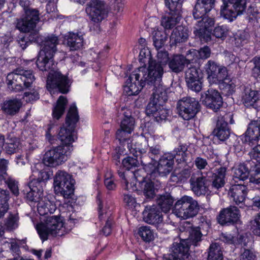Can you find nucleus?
I'll return each instance as SVG.
<instances>
[{
  "label": "nucleus",
  "mask_w": 260,
  "mask_h": 260,
  "mask_svg": "<svg viewBox=\"0 0 260 260\" xmlns=\"http://www.w3.org/2000/svg\"><path fill=\"white\" fill-rule=\"evenodd\" d=\"M157 58V61L149 60L148 69L145 67L138 68L129 75L124 86V92L126 95H137L146 85H163L164 67L169 61V53L165 50L158 51Z\"/></svg>",
  "instance_id": "obj_1"
},
{
  "label": "nucleus",
  "mask_w": 260,
  "mask_h": 260,
  "mask_svg": "<svg viewBox=\"0 0 260 260\" xmlns=\"http://www.w3.org/2000/svg\"><path fill=\"white\" fill-rule=\"evenodd\" d=\"M58 44V38L55 35H52L45 38L43 41L36 64L42 71L50 70L47 81V87L57 88L60 92L65 94L69 91L70 80L60 71L55 70V65L53 59Z\"/></svg>",
  "instance_id": "obj_2"
},
{
  "label": "nucleus",
  "mask_w": 260,
  "mask_h": 260,
  "mask_svg": "<svg viewBox=\"0 0 260 260\" xmlns=\"http://www.w3.org/2000/svg\"><path fill=\"white\" fill-rule=\"evenodd\" d=\"M203 236L200 226L191 228L188 238L173 244L170 253L164 256V260H189V246H199Z\"/></svg>",
  "instance_id": "obj_3"
},
{
  "label": "nucleus",
  "mask_w": 260,
  "mask_h": 260,
  "mask_svg": "<svg viewBox=\"0 0 260 260\" xmlns=\"http://www.w3.org/2000/svg\"><path fill=\"white\" fill-rule=\"evenodd\" d=\"M153 86V92L147 106L146 114L152 116L156 121L161 122L169 116L168 110L163 107L168 100L166 88L164 85Z\"/></svg>",
  "instance_id": "obj_4"
},
{
  "label": "nucleus",
  "mask_w": 260,
  "mask_h": 260,
  "mask_svg": "<svg viewBox=\"0 0 260 260\" xmlns=\"http://www.w3.org/2000/svg\"><path fill=\"white\" fill-rule=\"evenodd\" d=\"M35 79L31 70L17 68L8 74L6 81L9 89L17 92L31 88Z\"/></svg>",
  "instance_id": "obj_5"
},
{
  "label": "nucleus",
  "mask_w": 260,
  "mask_h": 260,
  "mask_svg": "<svg viewBox=\"0 0 260 260\" xmlns=\"http://www.w3.org/2000/svg\"><path fill=\"white\" fill-rule=\"evenodd\" d=\"M79 120L77 107L75 104L71 105L66 118V126L61 127L59 133L58 138L61 142L60 145L73 146L72 143L77 139L75 128L76 124Z\"/></svg>",
  "instance_id": "obj_6"
},
{
  "label": "nucleus",
  "mask_w": 260,
  "mask_h": 260,
  "mask_svg": "<svg viewBox=\"0 0 260 260\" xmlns=\"http://www.w3.org/2000/svg\"><path fill=\"white\" fill-rule=\"evenodd\" d=\"M19 4L23 8L24 13L20 18L17 19L16 27L21 32H29L36 27L39 21V11L30 8L28 0H20Z\"/></svg>",
  "instance_id": "obj_7"
},
{
  "label": "nucleus",
  "mask_w": 260,
  "mask_h": 260,
  "mask_svg": "<svg viewBox=\"0 0 260 260\" xmlns=\"http://www.w3.org/2000/svg\"><path fill=\"white\" fill-rule=\"evenodd\" d=\"M38 233L43 240L48 239L50 235L53 236H62L66 233L62 220L58 216H48L45 223L37 225Z\"/></svg>",
  "instance_id": "obj_8"
},
{
  "label": "nucleus",
  "mask_w": 260,
  "mask_h": 260,
  "mask_svg": "<svg viewBox=\"0 0 260 260\" xmlns=\"http://www.w3.org/2000/svg\"><path fill=\"white\" fill-rule=\"evenodd\" d=\"M73 150L69 145L53 147L44 155L43 161L48 167H55L67 160Z\"/></svg>",
  "instance_id": "obj_9"
},
{
  "label": "nucleus",
  "mask_w": 260,
  "mask_h": 260,
  "mask_svg": "<svg viewBox=\"0 0 260 260\" xmlns=\"http://www.w3.org/2000/svg\"><path fill=\"white\" fill-rule=\"evenodd\" d=\"M75 181L72 176L66 171L58 170L54 178L55 193L64 198H70L74 192Z\"/></svg>",
  "instance_id": "obj_10"
},
{
  "label": "nucleus",
  "mask_w": 260,
  "mask_h": 260,
  "mask_svg": "<svg viewBox=\"0 0 260 260\" xmlns=\"http://www.w3.org/2000/svg\"><path fill=\"white\" fill-rule=\"evenodd\" d=\"M220 7V15L224 18L233 21L243 14L246 10V0H222Z\"/></svg>",
  "instance_id": "obj_11"
},
{
  "label": "nucleus",
  "mask_w": 260,
  "mask_h": 260,
  "mask_svg": "<svg viewBox=\"0 0 260 260\" xmlns=\"http://www.w3.org/2000/svg\"><path fill=\"white\" fill-rule=\"evenodd\" d=\"M199 108L198 101L188 96L179 100L177 104L178 113L185 120L193 118L198 112Z\"/></svg>",
  "instance_id": "obj_12"
},
{
  "label": "nucleus",
  "mask_w": 260,
  "mask_h": 260,
  "mask_svg": "<svg viewBox=\"0 0 260 260\" xmlns=\"http://www.w3.org/2000/svg\"><path fill=\"white\" fill-rule=\"evenodd\" d=\"M205 69L207 74V79L210 84H219L229 77L227 68L220 66L215 61L210 60L205 64Z\"/></svg>",
  "instance_id": "obj_13"
},
{
  "label": "nucleus",
  "mask_w": 260,
  "mask_h": 260,
  "mask_svg": "<svg viewBox=\"0 0 260 260\" xmlns=\"http://www.w3.org/2000/svg\"><path fill=\"white\" fill-rule=\"evenodd\" d=\"M209 172L200 173V176L195 177L192 176L190 179V183L192 190L194 193L200 196L201 195H205L209 191L210 180L208 177Z\"/></svg>",
  "instance_id": "obj_14"
},
{
  "label": "nucleus",
  "mask_w": 260,
  "mask_h": 260,
  "mask_svg": "<svg viewBox=\"0 0 260 260\" xmlns=\"http://www.w3.org/2000/svg\"><path fill=\"white\" fill-rule=\"evenodd\" d=\"M85 11L94 23L101 22L106 16L105 4L100 0H91L87 4Z\"/></svg>",
  "instance_id": "obj_15"
},
{
  "label": "nucleus",
  "mask_w": 260,
  "mask_h": 260,
  "mask_svg": "<svg viewBox=\"0 0 260 260\" xmlns=\"http://www.w3.org/2000/svg\"><path fill=\"white\" fill-rule=\"evenodd\" d=\"M202 104L214 111H217L222 106V99L219 92L213 89L209 88L202 93L201 96Z\"/></svg>",
  "instance_id": "obj_16"
},
{
  "label": "nucleus",
  "mask_w": 260,
  "mask_h": 260,
  "mask_svg": "<svg viewBox=\"0 0 260 260\" xmlns=\"http://www.w3.org/2000/svg\"><path fill=\"white\" fill-rule=\"evenodd\" d=\"M143 220L157 228L162 223L163 217L159 208L156 205L147 206L143 211Z\"/></svg>",
  "instance_id": "obj_17"
},
{
  "label": "nucleus",
  "mask_w": 260,
  "mask_h": 260,
  "mask_svg": "<svg viewBox=\"0 0 260 260\" xmlns=\"http://www.w3.org/2000/svg\"><path fill=\"white\" fill-rule=\"evenodd\" d=\"M174 161L170 153L163 155L159 159L157 168L150 173L151 177H156L157 175L164 176L169 174L173 169Z\"/></svg>",
  "instance_id": "obj_18"
},
{
  "label": "nucleus",
  "mask_w": 260,
  "mask_h": 260,
  "mask_svg": "<svg viewBox=\"0 0 260 260\" xmlns=\"http://www.w3.org/2000/svg\"><path fill=\"white\" fill-rule=\"evenodd\" d=\"M240 217L239 210L234 206H230L221 210L217 219L221 225H229L236 223Z\"/></svg>",
  "instance_id": "obj_19"
},
{
  "label": "nucleus",
  "mask_w": 260,
  "mask_h": 260,
  "mask_svg": "<svg viewBox=\"0 0 260 260\" xmlns=\"http://www.w3.org/2000/svg\"><path fill=\"white\" fill-rule=\"evenodd\" d=\"M260 137V117L251 121L245 132L243 141L252 146L256 144Z\"/></svg>",
  "instance_id": "obj_20"
},
{
  "label": "nucleus",
  "mask_w": 260,
  "mask_h": 260,
  "mask_svg": "<svg viewBox=\"0 0 260 260\" xmlns=\"http://www.w3.org/2000/svg\"><path fill=\"white\" fill-rule=\"evenodd\" d=\"M216 0H197L192 15L194 19H198L205 16L215 7Z\"/></svg>",
  "instance_id": "obj_21"
},
{
  "label": "nucleus",
  "mask_w": 260,
  "mask_h": 260,
  "mask_svg": "<svg viewBox=\"0 0 260 260\" xmlns=\"http://www.w3.org/2000/svg\"><path fill=\"white\" fill-rule=\"evenodd\" d=\"M144 147L141 145H138L135 149L142 154L141 156V163L144 165L146 166L147 164L145 160V157H146V153L148 152L147 154L151 158V161L155 160L161 154V147L160 145H156L150 147H148V144L145 142Z\"/></svg>",
  "instance_id": "obj_22"
},
{
  "label": "nucleus",
  "mask_w": 260,
  "mask_h": 260,
  "mask_svg": "<svg viewBox=\"0 0 260 260\" xmlns=\"http://www.w3.org/2000/svg\"><path fill=\"white\" fill-rule=\"evenodd\" d=\"M247 194V187L241 184L233 185L229 190V194L233 198V201L240 207L244 203Z\"/></svg>",
  "instance_id": "obj_23"
},
{
  "label": "nucleus",
  "mask_w": 260,
  "mask_h": 260,
  "mask_svg": "<svg viewBox=\"0 0 260 260\" xmlns=\"http://www.w3.org/2000/svg\"><path fill=\"white\" fill-rule=\"evenodd\" d=\"M97 204L98 205L99 210V218L100 220H102L108 217L106 224L102 229V233L106 236L109 235L112 232V225L113 223V218L111 217V213L110 212H104L103 209L102 202L101 199V196L100 193H98L96 197Z\"/></svg>",
  "instance_id": "obj_24"
},
{
  "label": "nucleus",
  "mask_w": 260,
  "mask_h": 260,
  "mask_svg": "<svg viewBox=\"0 0 260 260\" xmlns=\"http://www.w3.org/2000/svg\"><path fill=\"white\" fill-rule=\"evenodd\" d=\"M190 63V61L182 55L176 54L170 58L168 66L174 73H179L183 71L185 66Z\"/></svg>",
  "instance_id": "obj_25"
},
{
  "label": "nucleus",
  "mask_w": 260,
  "mask_h": 260,
  "mask_svg": "<svg viewBox=\"0 0 260 260\" xmlns=\"http://www.w3.org/2000/svg\"><path fill=\"white\" fill-rule=\"evenodd\" d=\"M226 171V167H220L216 169L215 173L209 172V174L212 175V178L210 186L211 188L218 189L224 185Z\"/></svg>",
  "instance_id": "obj_26"
},
{
  "label": "nucleus",
  "mask_w": 260,
  "mask_h": 260,
  "mask_svg": "<svg viewBox=\"0 0 260 260\" xmlns=\"http://www.w3.org/2000/svg\"><path fill=\"white\" fill-rule=\"evenodd\" d=\"M67 44L71 50H77L81 48L83 45L84 39L81 32H69L66 36Z\"/></svg>",
  "instance_id": "obj_27"
},
{
  "label": "nucleus",
  "mask_w": 260,
  "mask_h": 260,
  "mask_svg": "<svg viewBox=\"0 0 260 260\" xmlns=\"http://www.w3.org/2000/svg\"><path fill=\"white\" fill-rule=\"evenodd\" d=\"M188 37V29L182 25L176 27L170 36L171 45H176L177 43L185 42Z\"/></svg>",
  "instance_id": "obj_28"
},
{
  "label": "nucleus",
  "mask_w": 260,
  "mask_h": 260,
  "mask_svg": "<svg viewBox=\"0 0 260 260\" xmlns=\"http://www.w3.org/2000/svg\"><path fill=\"white\" fill-rule=\"evenodd\" d=\"M181 17V13L170 11L162 17L161 24L166 29H171L179 22Z\"/></svg>",
  "instance_id": "obj_29"
},
{
  "label": "nucleus",
  "mask_w": 260,
  "mask_h": 260,
  "mask_svg": "<svg viewBox=\"0 0 260 260\" xmlns=\"http://www.w3.org/2000/svg\"><path fill=\"white\" fill-rule=\"evenodd\" d=\"M38 213L41 216H45L48 213L52 214L56 209L54 204L46 198L39 200L37 204Z\"/></svg>",
  "instance_id": "obj_30"
},
{
  "label": "nucleus",
  "mask_w": 260,
  "mask_h": 260,
  "mask_svg": "<svg viewBox=\"0 0 260 260\" xmlns=\"http://www.w3.org/2000/svg\"><path fill=\"white\" fill-rule=\"evenodd\" d=\"M207 251V260H223V249L218 243H212Z\"/></svg>",
  "instance_id": "obj_31"
},
{
  "label": "nucleus",
  "mask_w": 260,
  "mask_h": 260,
  "mask_svg": "<svg viewBox=\"0 0 260 260\" xmlns=\"http://www.w3.org/2000/svg\"><path fill=\"white\" fill-rule=\"evenodd\" d=\"M21 105V101L17 99L6 101L3 104L2 110L8 115H14L19 112Z\"/></svg>",
  "instance_id": "obj_32"
},
{
  "label": "nucleus",
  "mask_w": 260,
  "mask_h": 260,
  "mask_svg": "<svg viewBox=\"0 0 260 260\" xmlns=\"http://www.w3.org/2000/svg\"><path fill=\"white\" fill-rule=\"evenodd\" d=\"M170 154L173 156V159L175 158L178 163L187 162L189 153H187V147L185 144H180Z\"/></svg>",
  "instance_id": "obj_33"
},
{
  "label": "nucleus",
  "mask_w": 260,
  "mask_h": 260,
  "mask_svg": "<svg viewBox=\"0 0 260 260\" xmlns=\"http://www.w3.org/2000/svg\"><path fill=\"white\" fill-rule=\"evenodd\" d=\"M258 99L259 94L258 91L252 90L248 88L245 89L242 96V101L245 106H254Z\"/></svg>",
  "instance_id": "obj_34"
},
{
  "label": "nucleus",
  "mask_w": 260,
  "mask_h": 260,
  "mask_svg": "<svg viewBox=\"0 0 260 260\" xmlns=\"http://www.w3.org/2000/svg\"><path fill=\"white\" fill-rule=\"evenodd\" d=\"M174 199L168 193L160 195L157 199V203L164 212H169L172 208Z\"/></svg>",
  "instance_id": "obj_35"
},
{
  "label": "nucleus",
  "mask_w": 260,
  "mask_h": 260,
  "mask_svg": "<svg viewBox=\"0 0 260 260\" xmlns=\"http://www.w3.org/2000/svg\"><path fill=\"white\" fill-rule=\"evenodd\" d=\"M68 100L66 96L61 95L57 100L52 110V116L54 119L58 120L63 114Z\"/></svg>",
  "instance_id": "obj_36"
},
{
  "label": "nucleus",
  "mask_w": 260,
  "mask_h": 260,
  "mask_svg": "<svg viewBox=\"0 0 260 260\" xmlns=\"http://www.w3.org/2000/svg\"><path fill=\"white\" fill-rule=\"evenodd\" d=\"M9 191L0 188V218L3 217L9 210Z\"/></svg>",
  "instance_id": "obj_37"
},
{
  "label": "nucleus",
  "mask_w": 260,
  "mask_h": 260,
  "mask_svg": "<svg viewBox=\"0 0 260 260\" xmlns=\"http://www.w3.org/2000/svg\"><path fill=\"white\" fill-rule=\"evenodd\" d=\"M124 117L121 121L120 127L129 132H133L135 126V118L132 116L131 112L127 110L123 113Z\"/></svg>",
  "instance_id": "obj_38"
},
{
  "label": "nucleus",
  "mask_w": 260,
  "mask_h": 260,
  "mask_svg": "<svg viewBox=\"0 0 260 260\" xmlns=\"http://www.w3.org/2000/svg\"><path fill=\"white\" fill-rule=\"evenodd\" d=\"M247 165H249L248 161L246 164H240L237 168H235L234 172V178L244 180L248 178L250 171L254 172L252 174L254 176V171H252L250 168L249 169Z\"/></svg>",
  "instance_id": "obj_39"
},
{
  "label": "nucleus",
  "mask_w": 260,
  "mask_h": 260,
  "mask_svg": "<svg viewBox=\"0 0 260 260\" xmlns=\"http://www.w3.org/2000/svg\"><path fill=\"white\" fill-rule=\"evenodd\" d=\"M213 134L219 140L223 141L227 139L230 135V128L224 123H217L213 131Z\"/></svg>",
  "instance_id": "obj_40"
},
{
  "label": "nucleus",
  "mask_w": 260,
  "mask_h": 260,
  "mask_svg": "<svg viewBox=\"0 0 260 260\" xmlns=\"http://www.w3.org/2000/svg\"><path fill=\"white\" fill-rule=\"evenodd\" d=\"M188 196H184L180 200H178L174 205V212L176 215L181 218L184 219L185 212L187 210L186 204L187 202Z\"/></svg>",
  "instance_id": "obj_41"
},
{
  "label": "nucleus",
  "mask_w": 260,
  "mask_h": 260,
  "mask_svg": "<svg viewBox=\"0 0 260 260\" xmlns=\"http://www.w3.org/2000/svg\"><path fill=\"white\" fill-rule=\"evenodd\" d=\"M186 212L184 219L193 217L196 216L199 211V206L197 202L191 197L188 196L186 204Z\"/></svg>",
  "instance_id": "obj_42"
},
{
  "label": "nucleus",
  "mask_w": 260,
  "mask_h": 260,
  "mask_svg": "<svg viewBox=\"0 0 260 260\" xmlns=\"http://www.w3.org/2000/svg\"><path fill=\"white\" fill-rule=\"evenodd\" d=\"M35 180L30 181L29 182V186L27 189H29V191H28L27 189H26L27 192L26 197L29 201L38 203L40 200V194L38 191L39 190L38 186L35 185Z\"/></svg>",
  "instance_id": "obj_43"
},
{
  "label": "nucleus",
  "mask_w": 260,
  "mask_h": 260,
  "mask_svg": "<svg viewBox=\"0 0 260 260\" xmlns=\"http://www.w3.org/2000/svg\"><path fill=\"white\" fill-rule=\"evenodd\" d=\"M251 160L248 161L250 169L253 171L254 168L257 166L260 168V145L254 147L249 153Z\"/></svg>",
  "instance_id": "obj_44"
},
{
  "label": "nucleus",
  "mask_w": 260,
  "mask_h": 260,
  "mask_svg": "<svg viewBox=\"0 0 260 260\" xmlns=\"http://www.w3.org/2000/svg\"><path fill=\"white\" fill-rule=\"evenodd\" d=\"M49 174L48 172L38 170H35L32 171V175L30 177V181L35 180V185H39L40 183L45 182L49 179Z\"/></svg>",
  "instance_id": "obj_45"
},
{
  "label": "nucleus",
  "mask_w": 260,
  "mask_h": 260,
  "mask_svg": "<svg viewBox=\"0 0 260 260\" xmlns=\"http://www.w3.org/2000/svg\"><path fill=\"white\" fill-rule=\"evenodd\" d=\"M19 216L17 213H9L5 220L4 225L8 231H12L16 229L18 226Z\"/></svg>",
  "instance_id": "obj_46"
},
{
  "label": "nucleus",
  "mask_w": 260,
  "mask_h": 260,
  "mask_svg": "<svg viewBox=\"0 0 260 260\" xmlns=\"http://www.w3.org/2000/svg\"><path fill=\"white\" fill-rule=\"evenodd\" d=\"M138 235L146 242H150L154 239V232L148 226H142L139 228Z\"/></svg>",
  "instance_id": "obj_47"
},
{
  "label": "nucleus",
  "mask_w": 260,
  "mask_h": 260,
  "mask_svg": "<svg viewBox=\"0 0 260 260\" xmlns=\"http://www.w3.org/2000/svg\"><path fill=\"white\" fill-rule=\"evenodd\" d=\"M168 37L167 34L161 31H155L153 37V44L156 49L161 48L167 40Z\"/></svg>",
  "instance_id": "obj_48"
},
{
  "label": "nucleus",
  "mask_w": 260,
  "mask_h": 260,
  "mask_svg": "<svg viewBox=\"0 0 260 260\" xmlns=\"http://www.w3.org/2000/svg\"><path fill=\"white\" fill-rule=\"evenodd\" d=\"M21 148L20 141L17 139H11L6 143L5 150L7 153L9 154L18 152Z\"/></svg>",
  "instance_id": "obj_49"
},
{
  "label": "nucleus",
  "mask_w": 260,
  "mask_h": 260,
  "mask_svg": "<svg viewBox=\"0 0 260 260\" xmlns=\"http://www.w3.org/2000/svg\"><path fill=\"white\" fill-rule=\"evenodd\" d=\"M201 73L200 69L190 65L185 72V81L200 79V74Z\"/></svg>",
  "instance_id": "obj_50"
},
{
  "label": "nucleus",
  "mask_w": 260,
  "mask_h": 260,
  "mask_svg": "<svg viewBox=\"0 0 260 260\" xmlns=\"http://www.w3.org/2000/svg\"><path fill=\"white\" fill-rule=\"evenodd\" d=\"M201 20L198 22V25L200 27L199 30L200 33L214 25L215 20L213 18L206 16V15L201 18Z\"/></svg>",
  "instance_id": "obj_51"
},
{
  "label": "nucleus",
  "mask_w": 260,
  "mask_h": 260,
  "mask_svg": "<svg viewBox=\"0 0 260 260\" xmlns=\"http://www.w3.org/2000/svg\"><path fill=\"white\" fill-rule=\"evenodd\" d=\"M155 177H151V173H150V180L145 183L143 192L145 196L147 198H152L154 196V180Z\"/></svg>",
  "instance_id": "obj_52"
},
{
  "label": "nucleus",
  "mask_w": 260,
  "mask_h": 260,
  "mask_svg": "<svg viewBox=\"0 0 260 260\" xmlns=\"http://www.w3.org/2000/svg\"><path fill=\"white\" fill-rule=\"evenodd\" d=\"M183 1V0H165V5L170 11L181 13Z\"/></svg>",
  "instance_id": "obj_53"
},
{
  "label": "nucleus",
  "mask_w": 260,
  "mask_h": 260,
  "mask_svg": "<svg viewBox=\"0 0 260 260\" xmlns=\"http://www.w3.org/2000/svg\"><path fill=\"white\" fill-rule=\"evenodd\" d=\"M219 84L220 88L228 94H231L234 91L235 85L232 82L229 77H228V80H224Z\"/></svg>",
  "instance_id": "obj_54"
},
{
  "label": "nucleus",
  "mask_w": 260,
  "mask_h": 260,
  "mask_svg": "<svg viewBox=\"0 0 260 260\" xmlns=\"http://www.w3.org/2000/svg\"><path fill=\"white\" fill-rule=\"evenodd\" d=\"M33 41L31 35H20L18 37L17 42L22 50L25 49Z\"/></svg>",
  "instance_id": "obj_55"
},
{
  "label": "nucleus",
  "mask_w": 260,
  "mask_h": 260,
  "mask_svg": "<svg viewBox=\"0 0 260 260\" xmlns=\"http://www.w3.org/2000/svg\"><path fill=\"white\" fill-rule=\"evenodd\" d=\"M132 132H129L126 129H124L120 127L116 133V139H118L120 143H123L127 140H129Z\"/></svg>",
  "instance_id": "obj_56"
},
{
  "label": "nucleus",
  "mask_w": 260,
  "mask_h": 260,
  "mask_svg": "<svg viewBox=\"0 0 260 260\" xmlns=\"http://www.w3.org/2000/svg\"><path fill=\"white\" fill-rule=\"evenodd\" d=\"M122 166L128 171L139 165L138 160L132 157H127L122 160Z\"/></svg>",
  "instance_id": "obj_57"
},
{
  "label": "nucleus",
  "mask_w": 260,
  "mask_h": 260,
  "mask_svg": "<svg viewBox=\"0 0 260 260\" xmlns=\"http://www.w3.org/2000/svg\"><path fill=\"white\" fill-rule=\"evenodd\" d=\"M228 29L225 26H216L213 30V35L217 38L224 39L226 37Z\"/></svg>",
  "instance_id": "obj_58"
},
{
  "label": "nucleus",
  "mask_w": 260,
  "mask_h": 260,
  "mask_svg": "<svg viewBox=\"0 0 260 260\" xmlns=\"http://www.w3.org/2000/svg\"><path fill=\"white\" fill-rule=\"evenodd\" d=\"M217 122L224 123L226 125H228V123L233 124L234 123V120H233V113L229 112L224 113L223 115L220 114L218 118Z\"/></svg>",
  "instance_id": "obj_59"
},
{
  "label": "nucleus",
  "mask_w": 260,
  "mask_h": 260,
  "mask_svg": "<svg viewBox=\"0 0 260 260\" xmlns=\"http://www.w3.org/2000/svg\"><path fill=\"white\" fill-rule=\"evenodd\" d=\"M186 84L188 88L196 92H200L202 88V83L201 79H196V80H190L186 81Z\"/></svg>",
  "instance_id": "obj_60"
},
{
  "label": "nucleus",
  "mask_w": 260,
  "mask_h": 260,
  "mask_svg": "<svg viewBox=\"0 0 260 260\" xmlns=\"http://www.w3.org/2000/svg\"><path fill=\"white\" fill-rule=\"evenodd\" d=\"M251 229L253 234L260 236V213L255 216L254 218L251 221Z\"/></svg>",
  "instance_id": "obj_61"
},
{
  "label": "nucleus",
  "mask_w": 260,
  "mask_h": 260,
  "mask_svg": "<svg viewBox=\"0 0 260 260\" xmlns=\"http://www.w3.org/2000/svg\"><path fill=\"white\" fill-rule=\"evenodd\" d=\"M191 169L189 168L184 169L179 173H174L172 175L176 177L178 181H185L190 176Z\"/></svg>",
  "instance_id": "obj_62"
},
{
  "label": "nucleus",
  "mask_w": 260,
  "mask_h": 260,
  "mask_svg": "<svg viewBox=\"0 0 260 260\" xmlns=\"http://www.w3.org/2000/svg\"><path fill=\"white\" fill-rule=\"evenodd\" d=\"M105 185L108 190H113L116 187V184L114 183L112 174L110 172H107L105 174V179L104 181Z\"/></svg>",
  "instance_id": "obj_63"
},
{
  "label": "nucleus",
  "mask_w": 260,
  "mask_h": 260,
  "mask_svg": "<svg viewBox=\"0 0 260 260\" xmlns=\"http://www.w3.org/2000/svg\"><path fill=\"white\" fill-rule=\"evenodd\" d=\"M249 38V34L245 31H239L236 37L235 40L238 45H243L245 43H246L248 39Z\"/></svg>",
  "instance_id": "obj_64"
}]
</instances>
